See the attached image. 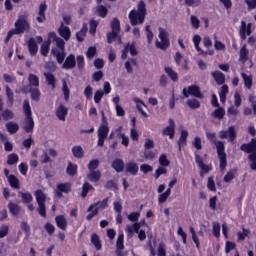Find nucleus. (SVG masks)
<instances>
[{
  "mask_svg": "<svg viewBox=\"0 0 256 256\" xmlns=\"http://www.w3.org/2000/svg\"><path fill=\"white\" fill-rule=\"evenodd\" d=\"M97 167H99V160H97V159L90 161L88 164V169L90 171H95V169H97Z\"/></svg>",
  "mask_w": 256,
  "mask_h": 256,
  "instance_id": "obj_64",
  "label": "nucleus"
},
{
  "mask_svg": "<svg viewBox=\"0 0 256 256\" xmlns=\"http://www.w3.org/2000/svg\"><path fill=\"white\" fill-rule=\"evenodd\" d=\"M49 47H51V41H46L43 42L41 48H40V53L43 55V57H47V54L49 53Z\"/></svg>",
  "mask_w": 256,
  "mask_h": 256,
  "instance_id": "obj_45",
  "label": "nucleus"
},
{
  "mask_svg": "<svg viewBox=\"0 0 256 256\" xmlns=\"http://www.w3.org/2000/svg\"><path fill=\"white\" fill-rule=\"evenodd\" d=\"M124 239L125 235H123V233H120L116 241V248L118 249V251H123L125 249V245L123 244Z\"/></svg>",
  "mask_w": 256,
  "mask_h": 256,
  "instance_id": "obj_43",
  "label": "nucleus"
},
{
  "mask_svg": "<svg viewBox=\"0 0 256 256\" xmlns=\"http://www.w3.org/2000/svg\"><path fill=\"white\" fill-rule=\"evenodd\" d=\"M55 221L57 227H59V229H62V231H65V229H67V219L65 218V216H56Z\"/></svg>",
  "mask_w": 256,
  "mask_h": 256,
  "instance_id": "obj_27",
  "label": "nucleus"
},
{
  "mask_svg": "<svg viewBox=\"0 0 256 256\" xmlns=\"http://www.w3.org/2000/svg\"><path fill=\"white\" fill-rule=\"evenodd\" d=\"M195 162L197 163L198 167L203 171H207V166L203 163V158L199 156V154H195Z\"/></svg>",
  "mask_w": 256,
  "mask_h": 256,
  "instance_id": "obj_56",
  "label": "nucleus"
},
{
  "mask_svg": "<svg viewBox=\"0 0 256 256\" xmlns=\"http://www.w3.org/2000/svg\"><path fill=\"white\" fill-rule=\"evenodd\" d=\"M227 93H229V86L223 85L219 93L221 103H225V101H227Z\"/></svg>",
  "mask_w": 256,
  "mask_h": 256,
  "instance_id": "obj_41",
  "label": "nucleus"
},
{
  "mask_svg": "<svg viewBox=\"0 0 256 256\" xmlns=\"http://www.w3.org/2000/svg\"><path fill=\"white\" fill-rule=\"evenodd\" d=\"M89 181H92V183H97L99 179H101V172L99 170H91V172L88 174Z\"/></svg>",
  "mask_w": 256,
  "mask_h": 256,
  "instance_id": "obj_34",
  "label": "nucleus"
},
{
  "mask_svg": "<svg viewBox=\"0 0 256 256\" xmlns=\"http://www.w3.org/2000/svg\"><path fill=\"white\" fill-rule=\"evenodd\" d=\"M159 164H160L162 167H169V165H171V162L169 161V159H167V155L162 154V155L159 157Z\"/></svg>",
  "mask_w": 256,
  "mask_h": 256,
  "instance_id": "obj_57",
  "label": "nucleus"
},
{
  "mask_svg": "<svg viewBox=\"0 0 256 256\" xmlns=\"http://www.w3.org/2000/svg\"><path fill=\"white\" fill-rule=\"evenodd\" d=\"M109 135V126H100L98 128V146L103 147L105 145V140Z\"/></svg>",
  "mask_w": 256,
  "mask_h": 256,
  "instance_id": "obj_10",
  "label": "nucleus"
},
{
  "mask_svg": "<svg viewBox=\"0 0 256 256\" xmlns=\"http://www.w3.org/2000/svg\"><path fill=\"white\" fill-rule=\"evenodd\" d=\"M112 167L116 173H121L125 169V162L121 159H116L113 161Z\"/></svg>",
  "mask_w": 256,
  "mask_h": 256,
  "instance_id": "obj_24",
  "label": "nucleus"
},
{
  "mask_svg": "<svg viewBox=\"0 0 256 256\" xmlns=\"http://www.w3.org/2000/svg\"><path fill=\"white\" fill-rule=\"evenodd\" d=\"M72 154L76 159H82V157L84 155L83 147H81V146L72 147Z\"/></svg>",
  "mask_w": 256,
  "mask_h": 256,
  "instance_id": "obj_40",
  "label": "nucleus"
},
{
  "mask_svg": "<svg viewBox=\"0 0 256 256\" xmlns=\"http://www.w3.org/2000/svg\"><path fill=\"white\" fill-rule=\"evenodd\" d=\"M59 34L63 37V39H65V41H69L71 38V29H69L67 26H64L62 23L59 28Z\"/></svg>",
  "mask_w": 256,
  "mask_h": 256,
  "instance_id": "obj_20",
  "label": "nucleus"
},
{
  "mask_svg": "<svg viewBox=\"0 0 256 256\" xmlns=\"http://www.w3.org/2000/svg\"><path fill=\"white\" fill-rule=\"evenodd\" d=\"M76 65L80 71L85 69V57L83 55L76 56Z\"/></svg>",
  "mask_w": 256,
  "mask_h": 256,
  "instance_id": "obj_52",
  "label": "nucleus"
},
{
  "mask_svg": "<svg viewBox=\"0 0 256 256\" xmlns=\"http://www.w3.org/2000/svg\"><path fill=\"white\" fill-rule=\"evenodd\" d=\"M67 113H69V109H67L65 105L59 104L58 108L56 109V117H58L59 121H65Z\"/></svg>",
  "mask_w": 256,
  "mask_h": 256,
  "instance_id": "obj_14",
  "label": "nucleus"
},
{
  "mask_svg": "<svg viewBox=\"0 0 256 256\" xmlns=\"http://www.w3.org/2000/svg\"><path fill=\"white\" fill-rule=\"evenodd\" d=\"M240 149L244 151V153H254L256 151V139L253 138L247 144H242Z\"/></svg>",
  "mask_w": 256,
  "mask_h": 256,
  "instance_id": "obj_12",
  "label": "nucleus"
},
{
  "mask_svg": "<svg viewBox=\"0 0 256 256\" xmlns=\"http://www.w3.org/2000/svg\"><path fill=\"white\" fill-rule=\"evenodd\" d=\"M187 137H189V132H187L186 130H182L180 134V138L178 140L179 151H181V146L187 143Z\"/></svg>",
  "mask_w": 256,
  "mask_h": 256,
  "instance_id": "obj_39",
  "label": "nucleus"
},
{
  "mask_svg": "<svg viewBox=\"0 0 256 256\" xmlns=\"http://www.w3.org/2000/svg\"><path fill=\"white\" fill-rule=\"evenodd\" d=\"M8 209L10 211V213L12 215H14V217H17V215H19V213H21V206L13 203V202H10L8 204Z\"/></svg>",
  "mask_w": 256,
  "mask_h": 256,
  "instance_id": "obj_31",
  "label": "nucleus"
},
{
  "mask_svg": "<svg viewBox=\"0 0 256 256\" xmlns=\"http://www.w3.org/2000/svg\"><path fill=\"white\" fill-rule=\"evenodd\" d=\"M187 105L190 109H199V107H201V103L197 99L188 100Z\"/></svg>",
  "mask_w": 256,
  "mask_h": 256,
  "instance_id": "obj_54",
  "label": "nucleus"
},
{
  "mask_svg": "<svg viewBox=\"0 0 256 256\" xmlns=\"http://www.w3.org/2000/svg\"><path fill=\"white\" fill-rule=\"evenodd\" d=\"M29 87L30 89H37L39 88V77L35 74L28 75Z\"/></svg>",
  "mask_w": 256,
  "mask_h": 256,
  "instance_id": "obj_23",
  "label": "nucleus"
},
{
  "mask_svg": "<svg viewBox=\"0 0 256 256\" xmlns=\"http://www.w3.org/2000/svg\"><path fill=\"white\" fill-rule=\"evenodd\" d=\"M66 171L68 175H75V173H77V165L69 163Z\"/></svg>",
  "mask_w": 256,
  "mask_h": 256,
  "instance_id": "obj_61",
  "label": "nucleus"
},
{
  "mask_svg": "<svg viewBox=\"0 0 256 256\" xmlns=\"http://www.w3.org/2000/svg\"><path fill=\"white\" fill-rule=\"evenodd\" d=\"M135 65H137V60H135L134 58L129 59L128 61L125 62V69L127 71V73H132L133 72V67H135Z\"/></svg>",
  "mask_w": 256,
  "mask_h": 256,
  "instance_id": "obj_42",
  "label": "nucleus"
},
{
  "mask_svg": "<svg viewBox=\"0 0 256 256\" xmlns=\"http://www.w3.org/2000/svg\"><path fill=\"white\" fill-rule=\"evenodd\" d=\"M97 13L100 17H107L109 10H107V7H105V6H99L97 8Z\"/></svg>",
  "mask_w": 256,
  "mask_h": 256,
  "instance_id": "obj_62",
  "label": "nucleus"
},
{
  "mask_svg": "<svg viewBox=\"0 0 256 256\" xmlns=\"http://www.w3.org/2000/svg\"><path fill=\"white\" fill-rule=\"evenodd\" d=\"M107 203H109V198H105L103 201L94 203L89 206L88 212L93 211V209H97V213H99V209H105L107 207Z\"/></svg>",
  "mask_w": 256,
  "mask_h": 256,
  "instance_id": "obj_17",
  "label": "nucleus"
},
{
  "mask_svg": "<svg viewBox=\"0 0 256 256\" xmlns=\"http://www.w3.org/2000/svg\"><path fill=\"white\" fill-rule=\"evenodd\" d=\"M249 59V49L247 45H243L239 52V62L244 65V63Z\"/></svg>",
  "mask_w": 256,
  "mask_h": 256,
  "instance_id": "obj_18",
  "label": "nucleus"
},
{
  "mask_svg": "<svg viewBox=\"0 0 256 256\" xmlns=\"http://www.w3.org/2000/svg\"><path fill=\"white\" fill-rule=\"evenodd\" d=\"M134 101L135 103H137L136 107L138 111H140L141 115H143V117H148L147 112L143 110V107H147L145 103H143V101H140L139 99H135Z\"/></svg>",
  "mask_w": 256,
  "mask_h": 256,
  "instance_id": "obj_49",
  "label": "nucleus"
},
{
  "mask_svg": "<svg viewBox=\"0 0 256 256\" xmlns=\"http://www.w3.org/2000/svg\"><path fill=\"white\" fill-rule=\"evenodd\" d=\"M8 182L10 183V187H13V189H21L19 179L15 177V175L8 176Z\"/></svg>",
  "mask_w": 256,
  "mask_h": 256,
  "instance_id": "obj_35",
  "label": "nucleus"
},
{
  "mask_svg": "<svg viewBox=\"0 0 256 256\" xmlns=\"http://www.w3.org/2000/svg\"><path fill=\"white\" fill-rule=\"evenodd\" d=\"M211 117H213V119H223L225 117V109L221 106L217 107V109L211 113Z\"/></svg>",
  "mask_w": 256,
  "mask_h": 256,
  "instance_id": "obj_28",
  "label": "nucleus"
},
{
  "mask_svg": "<svg viewBox=\"0 0 256 256\" xmlns=\"http://www.w3.org/2000/svg\"><path fill=\"white\" fill-rule=\"evenodd\" d=\"M51 53L54 55V57H56V60L59 64L65 61V50H57V48H53Z\"/></svg>",
  "mask_w": 256,
  "mask_h": 256,
  "instance_id": "obj_19",
  "label": "nucleus"
},
{
  "mask_svg": "<svg viewBox=\"0 0 256 256\" xmlns=\"http://www.w3.org/2000/svg\"><path fill=\"white\" fill-rule=\"evenodd\" d=\"M139 229H141V222H136L133 225H127L126 232L128 237H133L135 233H139Z\"/></svg>",
  "mask_w": 256,
  "mask_h": 256,
  "instance_id": "obj_16",
  "label": "nucleus"
},
{
  "mask_svg": "<svg viewBox=\"0 0 256 256\" xmlns=\"http://www.w3.org/2000/svg\"><path fill=\"white\" fill-rule=\"evenodd\" d=\"M212 77L215 79L217 85H223L225 83V74L221 71L213 72Z\"/></svg>",
  "mask_w": 256,
  "mask_h": 256,
  "instance_id": "obj_29",
  "label": "nucleus"
},
{
  "mask_svg": "<svg viewBox=\"0 0 256 256\" xmlns=\"http://www.w3.org/2000/svg\"><path fill=\"white\" fill-rule=\"evenodd\" d=\"M91 243L94 245L97 251H101L102 249L101 239H99V236L97 234H92Z\"/></svg>",
  "mask_w": 256,
  "mask_h": 256,
  "instance_id": "obj_37",
  "label": "nucleus"
},
{
  "mask_svg": "<svg viewBox=\"0 0 256 256\" xmlns=\"http://www.w3.org/2000/svg\"><path fill=\"white\" fill-rule=\"evenodd\" d=\"M28 17L29 15L27 14L18 16V19L14 24L15 29H13L15 31V35H21L25 33V31H29L31 29Z\"/></svg>",
  "mask_w": 256,
  "mask_h": 256,
  "instance_id": "obj_4",
  "label": "nucleus"
},
{
  "mask_svg": "<svg viewBox=\"0 0 256 256\" xmlns=\"http://www.w3.org/2000/svg\"><path fill=\"white\" fill-rule=\"evenodd\" d=\"M87 31H88L87 24L84 23L83 26H82L81 31L77 32V34H76L77 40L80 41V42L84 41L85 35H87Z\"/></svg>",
  "mask_w": 256,
  "mask_h": 256,
  "instance_id": "obj_38",
  "label": "nucleus"
},
{
  "mask_svg": "<svg viewBox=\"0 0 256 256\" xmlns=\"http://www.w3.org/2000/svg\"><path fill=\"white\" fill-rule=\"evenodd\" d=\"M165 73H167V75L170 77V79L174 82L179 81V75L177 74V72H175V70H173V68L167 66L164 68Z\"/></svg>",
  "mask_w": 256,
  "mask_h": 256,
  "instance_id": "obj_32",
  "label": "nucleus"
},
{
  "mask_svg": "<svg viewBox=\"0 0 256 256\" xmlns=\"http://www.w3.org/2000/svg\"><path fill=\"white\" fill-rule=\"evenodd\" d=\"M242 78L244 80V85L245 87H247V89H251L252 85H253V78H251V76H248L245 73H241Z\"/></svg>",
  "mask_w": 256,
  "mask_h": 256,
  "instance_id": "obj_48",
  "label": "nucleus"
},
{
  "mask_svg": "<svg viewBox=\"0 0 256 256\" xmlns=\"http://www.w3.org/2000/svg\"><path fill=\"white\" fill-rule=\"evenodd\" d=\"M76 65H77V62H76V59H75V55L70 54L65 59L62 67H63V69H75Z\"/></svg>",
  "mask_w": 256,
  "mask_h": 256,
  "instance_id": "obj_13",
  "label": "nucleus"
},
{
  "mask_svg": "<svg viewBox=\"0 0 256 256\" xmlns=\"http://www.w3.org/2000/svg\"><path fill=\"white\" fill-rule=\"evenodd\" d=\"M213 233L215 237L221 236V224L219 222H213Z\"/></svg>",
  "mask_w": 256,
  "mask_h": 256,
  "instance_id": "obj_58",
  "label": "nucleus"
},
{
  "mask_svg": "<svg viewBox=\"0 0 256 256\" xmlns=\"http://www.w3.org/2000/svg\"><path fill=\"white\" fill-rule=\"evenodd\" d=\"M95 55H97V48H95L93 46L89 47L86 52L87 59H93V57H95Z\"/></svg>",
  "mask_w": 256,
  "mask_h": 256,
  "instance_id": "obj_60",
  "label": "nucleus"
},
{
  "mask_svg": "<svg viewBox=\"0 0 256 256\" xmlns=\"http://www.w3.org/2000/svg\"><path fill=\"white\" fill-rule=\"evenodd\" d=\"M163 135H168L170 139L175 137V121L173 119H169V126L163 130Z\"/></svg>",
  "mask_w": 256,
  "mask_h": 256,
  "instance_id": "obj_15",
  "label": "nucleus"
},
{
  "mask_svg": "<svg viewBox=\"0 0 256 256\" xmlns=\"http://www.w3.org/2000/svg\"><path fill=\"white\" fill-rule=\"evenodd\" d=\"M6 129L10 135H15L19 131V124L15 122H9L6 124Z\"/></svg>",
  "mask_w": 256,
  "mask_h": 256,
  "instance_id": "obj_33",
  "label": "nucleus"
},
{
  "mask_svg": "<svg viewBox=\"0 0 256 256\" xmlns=\"http://www.w3.org/2000/svg\"><path fill=\"white\" fill-rule=\"evenodd\" d=\"M23 111L25 114L23 126L24 131L26 133H33V129H35V121H33V113L31 112V105L29 104V100H24Z\"/></svg>",
  "mask_w": 256,
  "mask_h": 256,
  "instance_id": "obj_3",
  "label": "nucleus"
},
{
  "mask_svg": "<svg viewBox=\"0 0 256 256\" xmlns=\"http://www.w3.org/2000/svg\"><path fill=\"white\" fill-rule=\"evenodd\" d=\"M28 49H29L30 55H36L37 51H39V47L37 46V40H35V38L29 39Z\"/></svg>",
  "mask_w": 256,
  "mask_h": 256,
  "instance_id": "obj_22",
  "label": "nucleus"
},
{
  "mask_svg": "<svg viewBox=\"0 0 256 256\" xmlns=\"http://www.w3.org/2000/svg\"><path fill=\"white\" fill-rule=\"evenodd\" d=\"M124 48L127 49V51L130 53V55H132V57H135V55H137V49L135 48V42L127 43L124 46Z\"/></svg>",
  "mask_w": 256,
  "mask_h": 256,
  "instance_id": "obj_50",
  "label": "nucleus"
},
{
  "mask_svg": "<svg viewBox=\"0 0 256 256\" xmlns=\"http://www.w3.org/2000/svg\"><path fill=\"white\" fill-rule=\"evenodd\" d=\"M145 15H147V8H145V2L140 1L138 4V10H132L129 13V19L131 25H143L145 21Z\"/></svg>",
  "mask_w": 256,
  "mask_h": 256,
  "instance_id": "obj_2",
  "label": "nucleus"
},
{
  "mask_svg": "<svg viewBox=\"0 0 256 256\" xmlns=\"http://www.w3.org/2000/svg\"><path fill=\"white\" fill-rule=\"evenodd\" d=\"M171 195V188H168L164 193L160 194L158 197V203L163 204L169 199Z\"/></svg>",
  "mask_w": 256,
  "mask_h": 256,
  "instance_id": "obj_44",
  "label": "nucleus"
},
{
  "mask_svg": "<svg viewBox=\"0 0 256 256\" xmlns=\"http://www.w3.org/2000/svg\"><path fill=\"white\" fill-rule=\"evenodd\" d=\"M5 89H6V97L8 99V103H10V105H13L15 101V94L13 93V90H11L9 86H5Z\"/></svg>",
  "mask_w": 256,
  "mask_h": 256,
  "instance_id": "obj_46",
  "label": "nucleus"
},
{
  "mask_svg": "<svg viewBox=\"0 0 256 256\" xmlns=\"http://www.w3.org/2000/svg\"><path fill=\"white\" fill-rule=\"evenodd\" d=\"M16 163H19V156L17 154H9L7 164L16 165Z\"/></svg>",
  "mask_w": 256,
  "mask_h": 256,
  "instance_id": "obj_55",
  "label": "nucleus"
},
{
  "mask_svg": "<svg viewBox=\"0 0 256 256\" xmlns=\"http://www.w3.org/2000/svg\"><path fill=\"white\" fill-rule=\"evenodd\" d=\"M249 35H251V23L247 25L245 21H242L240 27V37L241 39L245 40Z\"/></svg>",
  "mask_w": 256,
  "mask_h": 256,
  "instance_id": "obj_11",
  "label": "nucleus"
},
{
  "mask_svg": "<svg viewBox=\"0 0 256 256\" xmlns=\"http://www.w3.org/2000/svg\"><path fill=\"white\" fill-rule=\"evenodd\" d=\"M220 139H229L230 143H233L237 139V132L235 131V126H230L227 130H222L219 132Z\"/></svg>",
  "mask_w": 256,
  "mask_h": 256,
  "instance_id": "obj_9",
  "label": "nucleus"
},
{
  "mask_svg": "<svg viewBox=\"0 0 256 256\" xmlns=\"http://www.w3.org/2000/svg\"><path fill=\"white\" fill-rule=\"evenodd\" d=\"M50 37H53L56 43L57 51H65V41L63 39L57 37L55 33H50Z\"/></svg>",
  "mask_w": 256,
  "mask_h": 256,
  "instance_id": "obj_26",
  "label": "nucleus"
},
{
  "mask_svg": "<svg viewBox=\"0 0 256 256\" xmlns=\"http://www.w3.org/2000/svg\"><path fill=\"white\" fill-rule=\"evenodd\" d=\"M0 116H1V119L4 118L5 121H9L15 117V115L13 114V111L9 109L2 111V115Z\"/></svg>",
  "mask_w": 256,
  "mask_h": 256,
  "instance_id": "obj_53",
  "label": "nucleus"
},
{
  "mask_svg": "<svg viewBox=\"0 0 256 256\" xmlns=\"http://www.w3.org/2000/svg\"><path fill=\"white\" fill-rule=\"evenodd\" d=\"M44 77L46 79L47 84L52 86V89H55V85L57 83L55 75H53V73L51 72H44Z\"/></svg>",
  "mask_w": 256,
  "mask_h": 256,
  "instance_id": "obj_25",
  "label": "nucleus"
},
{
  "mask_svg": "<svg viewBox=\"0 0 256 256\" xmlns=\"http://www.w3.org/2000/svg\"><path fill=\"white\" fill-rule=\"evenodd\" d=\"M125 171L126 173H130L131 175H135L139 171V166L135 162H130L126 164Z\"/></svg>",
  "mask_w": 256,
  "mask_h": 256,
  "instance_id": "obj_30",
  "label": "nucleus"
},
{
  "mask_svg": "<svg viewBox=\"0 0 256 256\" xmlns=\"http://www.w3.org/2000/svg\"><path fill=\"white\" fill-rule=\"evenodd\" d=\"M3 80L5 81V83H15V81H17V78L14 75L3 74Z\"/></svg>",
  "mask_w": 256,
  "mask_h": 256,
  "instance_id": "obj_63",
  "label": "nucleus"
},
{
  "mask_svg": "<svg viewBox=\"0 0 256 256\" xmlns=\"http://www.w3.org/2000/svg\"><path fill=\"white\" fill-rule=\"evenodd\" d=\"M206 137L208 141L215 144L217 149V154L220 160V169L221 171H225L227 167V154L225 153V142L217 141V135L215 133L206 132Z\"/></svg>",
  "mask_w": 256,
  "mask_h": 256,
  "instance_id": "obj_1",
  "label": "nucleus"
},
{
  "mask_svg": "<svg viewBox=\"0 0 256 256\" xmlns=\"http://www.w3.org/2000/svg\"><path fill=\"white\" fill-rule=\"evenodd\" d=\"M45 11H47V4L41 3L39 6L38 17L36 18L38 23L45 21Z\"/></svg>",
  "mask_w": 256,
  "mask_h": 256,
  "instance_id": "obj_21",
  "label": "nucleus"
},
{
  "mask_svg": "<svg viewBox=\"0 0 256 256\" xmlns=\"http://www.w3.org/2000/svg\"><path fill=\"white\" fill-rule=\"evenodd\" d=\"M159 34L158 37L160 39L156 40L155 45L157 49H161L162 51H166V49H169L170 41H169V32L163 28L158 29Z\"/></svg>",
  "mask_w": 256,
  "mask_h": 256,
  "instance_id": "obj_6",
  "label": "nucleus"
},
{
  "mask_svg": "<svg viewBox=\"0 0 256 256\" xmlns=\"http://www.w3.org/2000/svg\"><path fill=\"white\" fill-rule=\"evenodd\" d=\"M91 189H93V186L91 184H89L88 182L84 183L82 187V197H87V193H89Z\"/></svg>",
  "mask_w": 256,
  "mask_h": 256,
  "instance_id": "obj_59",
  "label": "nucleus"
},
{
  "mask_svg": "<svg viewBox=\"0 0 256 256\" xmlns=\"http://www.w3.org/2000/svg\"><path fill=\"white\" fill-rule=\"evenodd\" d=\"M18 195H20L25 204L33 202V195L30 192H18Z\"/></svg>",
  "mask_w": 256,
  "mask_h": 256,
  "instance_id": "obj_36",
  "label": "nucleus"
},
{
  "mask_svg": "<svg viewBox=\"0 0 256 256\" xmlns=\"http://www.w3.org/2000/svg\"><path fill=\"white\" fill-rule=\"evenodd\" d=\"M111 29H112V32H109L107 34L108 43L110 44L113 43L115 39L118 40V43H121V36L119 35V33H121V22H119L117 18H114L112 20Z\"/></svg>",
  "mask_w": 256,
  "mask_h": 256,
  "instance_id": "obj_5",
  "label": "nucleus"
},
{
  "mask_svg": "<svg viewBox=\"0 0 256 256\" xmlns=\"http://www.w3.org/2000/svg\"><path fill=\"white\" fill-rule=\"evenodd\" d=\"M30 93L33 101H39V99H41V92L39 91V88H30Z\"/></svg>",
  "mask_w": 256,
  "mask_h": 256,
  "instance_id": "obj_51",
  "label": "nucleus"
},
{
  "mask_svg": "<svg viewBox=\"0 0 256 256\" xmlns=\"http://www.w3.org/2000/svg\"><path fill=\"white\" fill-rule=\"evenodd\" d=\"M184 97L188 98L189 95L196 97L197 99H203V94L201 93V89L196 85H191L188 88L183 89Z\"/></svg>",
  "mask_w": 256,
  "mask_h": 256,
  "instance_id": "obj_8",
  "label": "nucleus"
},
{
  "mask_svg": "<svg viewBox=\"0 0 256 256\" xmlns=\"http://www.w3.org/2000/svg\"><path fill=\"white\" fill-rule=\"evenodd\" d=\"M36 201L38 203V213L41 215V217H47V211L45 208V201L47 199V196L45 193H43L42 190H37L35 192Z\"/></svg>",
  "mask_w": 256,
  "mask_h": 256,
  "instance_id": "obj_7",
  "label": "nucleus"
},
{
  "mask_svg": "<svg viewBox=\"0 0 256 256\" xmlns=\"http://www.w3.org/2000/svg\"><path fill=\"white\" fill-rule=\"evenodd\" d=\"M57 189L62 193H71V183H60L57 185Z\"/></svg>",
  "mask_w": 256,
  "mask_h": 256,
  "instance_id": "obj_47",
  "label": "nucleus"
}]
</instances>
